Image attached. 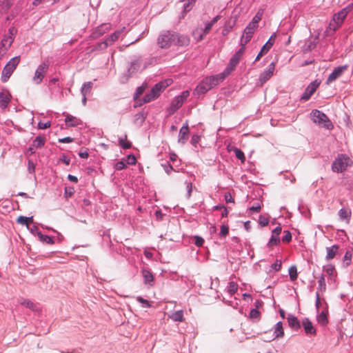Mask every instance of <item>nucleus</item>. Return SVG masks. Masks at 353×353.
Returning <instances> with one entry per match:
<instances>
[{
    "mask_svg": "<svg viewBox=\"0 0 353 353\" xmlns=\"http://www.w3.org/2000/svg\"><path fill=\"white\" fill-rule=\"evenodd\" d=\"M237 289H238V285L236 283H234V282L229 283V285L228 287V291L229 292V293L230 294H234L237 291Z\"/></svg>",
    "mask_w": 353,
    "mask_h": 353,
    "instance_id": "ea45409f",
    "label": "nucleus"
},
{
    "mask_svg": "<svg viewBox=\"0 0 353 353\" xmlns=\"http://www.w3.org/2000/svg\"><path fill=\"white\" fill-rule=\"evenodd\" d=\"M169 317L174 321L183 322L185 321L183 311L178 310L171 314Z\"/></svg>",
    "mask_w": 353,
    "mask_h": 353,
    "instance_id": "a878e982",
    "label": "nucleus"
},
{
    "mask_svg": "<svg viewBox=\"0 0 353 353\" xmlns=\"http://www.w3.org/2000/svg\"><path fill=\"white\" fill-rule=\"evenodd\" d=\"M110 45V43H108V41H107V39L105 41H104L103 42L99 44V48L101 49V50H104L108 46Z\"/></svg>",
    "mask_w": 353,
    "mask_h": 353,
    "instance_id": "052dcab7",
    "label": "nucleus"
},
{
    "mask_svg": "<svg viewBox=\"0 0 353 353\" xmlns=\"http://www.w3.org/2000/svg\"><path fill=\"white\" fill-rule=\"evenodd\" d=\"M119 145L123 148V149H129L132 146L131 142L129 141H127V135H125V138H120L119 140Z\"/></svg>",
    "mask_w": 353,
    "mask_h": 353,
    "instance_id": "f704fd0d",
    "label": "nucleus"
},
{
    "mask_svg": "<svg viewBox=\"0 0 353 353\" xmlns=\"http://www.w3.org/2000/svg\"><path fill=\"white\" fill-rule=\"evenodd\" d=\"M32 217H26L23 216H20L17 219V222L18 223L25 225L28 227L32 223Z\"/></svg>",
    "mask_w": 353,
    "mask_h": 353,
    "instance_id": "473e14b6",
    "label": "nucleus"
},
{
    "mask_svg": "<svg viewBox=\"0 0 353 353\" xmlns=\"http://www.w3.org/2000/svg\"><path fill=\"white\" fill-rule=\"evenodd\" d=\"M16 33H17V30L14 27H12L8 30V34L6 35L3 38L12 37V39L14 40Z\"/></svg>",
    "mask_w": 353,
    "mask_h": 353,
    "instance_id": "49530a36",
    "label": "nucleus"
},
{
    "mask_svg": "<svg viewBox=\"0 0 353 353\" xmlns=\"http://www.w3.org/2000/svg\"><path fill=\"white\" fill-rule=\"evenodd\" d=\"M288 322L289 326L294 330H299L301 327L300 323L297 318L292 314L288 315Z\"/></svg>",
    "mask_w": 353,
    "mask_h": 353,
    "instance_id": "b1692460",
    "label": "nucleus"
},
{
    "mask_svg": "<svg viewBox=\"0 0 353 353\" xmlns=\"http://www.w3.org/2000/svg\"><path fill=\"white\" fill-rule=\"evenodd\" d=\"M269 223V219L263 216H260L259 217V224L261 226H266Z\"/></svg>",
    "mask_w": 353,
    "mask_h": 353,
    "instance_id": "3c124183",
    "label": "nucleus"
},
{
    "mask_svg": "<svg viewBox=\"0 0 353 353\" xmlns=\"http://www.w3.org/2000/svg\"><path fill=\"white\" fill-rule=\"evenodd\" d=\"M110 30L111 25L110 23H103L94 30L92 34V37L93 39H97L105 33L109 32Z\"/></svg>",
    "mask_w": 353,
    "mask_h": 353,
    "instance_id": "2eb2a0df",
    "label": "nucleus"
},
{
    "mask_svg": "<svg viewBox=\"0 0 353 353\" xmlns=\"http://www.w3.org/2000/svg\"><path fill=\"white\" fill-rule=\"evenodd\" d=\"M190 43V39L188 37L175 33L174 44L180 46H187Z\"/></svg>",
    "mask_w": 353,
    "mask_h": 353,
    "instance_id": "aec40b11",
    "label": "nucleus"
},
{
    "mask_svg": "<svg viewBox=\"0 0 353 353\" xmlns=\"http://www.w3.org/2000/svg\"><path fill=\"white\" fill-rule=\"evenodd\" d=\"M263 14V10L259 9L258 10L257 13L256 14V15L252 19V21L249 23V25H250L257 29L258 23L261 20Z\"/></svg>",
    "mask_w": 353,
    "mask_h": 353,
    "instance_id": "393cba45",
    "label": "nucleus"
},
{
    "mask_svg": "<svg viewBox=\"0 0 353 353\" xmlns=\"http://www.w3.org/2000/svg\"><path fill=\"white\" fill-rule=\"evenodd\" d=\"M339 216L342 221L349 223L351 217V210L347 208H342L339 211Z\"/></svg>",
    "mask_w": 353,
    "mask_h": 353,
    "instance_id": "5701e85b",
    "label": "nucleus"
},
{
    "mask_svg": "<svg viewBox=\"0 0 353 353\" xmlns=\"http://www.w3.org/2000/svg\"><path fill=\"white\" fill-rule=\"evenodd\" d=\"M13 43V39L10 38H3L0 43V59L6 54V52Z\"/></svg>",
    "mask_w": 353,
    "mask_h": 353,
    "instance_id": "dca6fc26",
    "label": "nucleus"
},
{
    "mask_svg": "<svg viewBox=\"0 0 353 353\" xmlns=\"http://www.w3.org/2000/svg\"><path fill=\"white\" fill-rule=\"evenodd\" d=\"M172 83V79H165L157 83L151 90V92L147 94L143 98L144 103H149L158 98L161 93L169 85Z\"/></svg>",
    "mask_w": 353,
    "mask_h": 353,
    "instance_id": "f03ea898",
    "label": "nucleus"
},
{
    "mask_svg": "<svg viewBox=\"0 0 353 353\" xmlns=\"http://www.w3.org/2000/svg\"><path fill=\"white\" fill-rule=\"evenodd\" d=\"M175 33L170 31L163 32L157 39V43L161 48H168L174 44Z\"/></svg>",
    "mask_w": 353,
    "mask_h": 353,
    "instance_id": "6e6552de",
    "label": "nucleus"
},
{
    "mask_svg": "<svg viewBox=\"0 0 353 353\" xmlns=\"http://www.w3.org/2000/svg\"><path fill=\"white\" fill-rule=\"evenodd\" d=\"M261 205L259 204L256 205H254L252 207L250 208V210L251 211H254L256 212H259L260 210H261Z\"/></svg>",
    "mask_w": 353,
    "mask_h": 353,
    "instance_id": "774afa93",
    "label": "nucleus"
},
{
    "mask_svg": "<svg viewBox=\"0 0 353 353\" xmlns=\"http://www.w3.org/2000/svg\"><path fill=\"white\" fill-rule=\"evenodd\" d=\"M319 290L321 292H325L326 290V285L325 282V278L324 276L322 275L321 278L319 280Z\"/></svg>",
    "mask_w": 353,
    "mask_h": 353,
    "instance_id": "a19ab883",
    "label": "nucleus"
},
{
    "mask_svg": "<svg viewBox=\"0 0 353 353\" xmlns=\"http://www.w3.org/2000/svg\"><path fill=\"white\" fill-rule=\"evenodd\" d=\"M72 141H73V139L69 137L59 139V141L60 143H71V142H72Z\"/></svg>",
    "mask_w": 353,
    "mask_h": 353,
    "instance_id": "680f3d73",
    "label": "nucleus"
},
{
    "mask_svg": "<svg viewBox=\"0 0 353 353\" xmlns=\"http://www.w3.org/2000/svg\"><path fill=\"white\" fill-rule=\"evenodd\" d=\"M21 305H25L26 307H28V308H33L34 307V304L33 303H32L29 300H25L23 301V302H21Z\"/></svg>",
    "mask_w": 353,
    "mask_h": 353,
    "instance_id": "5fc2aeb1",
    "label": "nucleus"
},
{
    "mask_svg": "<svg viewBox=\"0 0 353 353\" xmlns=\"http://www.w3.org/2000/svg\"><path fill=\"white\" fill-rule=\"evenodd\" d=\"M92 82H87L85 83H84L83 85V87L81 88V94H83V103H85V101H86V98H85V96L86 94L90 92L91 89H92Z\"/></svg>",
    "mask_w": 353,
    "mask_h": 353,
    "instance_id": "c756f323",
    "label": "nucleus"
},
{
    "mask_svg": "<svg viewBox=\"0 0 353 353\" xmlns=\"http://www.w3.org/2000/svg\"><path fill=\"white\" fill-rule=\"evenodd\" d=\"M284 235L282 237V241L284 243H289L292 239V234L288 230L284 231Z\"/></svg>",
    "mask_w": 353,
    "mask_h": 353,
    "instance_id": "79ce46f5",
    "label": "nucleus"
},
{
    "mask_svg": "<svg viewBox=\"0 0 353 353\" xmlns=\"http://www.w3.org/2000/svg\"><path fill=\"white\" fill-rule=\"evenodd\" d=\"M229 232V228L226 225H222L221 227V231H220V236L225 237L226 235L228 234Z\"/></svg>",
    "mask_w": 353,
    "mask_h": 353,
    "instance_id": "a18cd8bd",
    "label": "nucleus"
},
{
    "mask_svg": "<svg viewBox=\"0 0 353 353\" xmlns=\"http://www.w3.org/2000/svg\"><path fill=\"white\" fill-rule=\"evenodd\" d=\"M124 30H125V28L123 27V28L115 31L113 34H112L107 39V41H108V43H110V45H112V43H114L119 38L121 34L123 32Z\"/></svg>",
    "mask_w": 353,
    "mask_h": 353,
    "instance_id": "bb28decb",
    "label": "nucleus"
},
{
    "mask_svg": "<svg viewBox=\"0 0 353 353\" xmlns=\"http://www.w3.org/2000/svg\"><path fill=\"white\" fill-rule=\"evenodd\" d=\"M225 78L226 77L223 72L215 76L206 77L196 86L195 92L197 94H205L223 81Z\"/></svg>",
    "mask_w": 353,
    "mask_h": 353,
    "instance_id": "f257e3e1",
    "label": "nucleus"
},
{
    "mask_svg": "<svg viewBox=\"0 0 353 353\" xmlns=\"http://www.w3.org/2000/svg\"><path fill=\"white\" fill-rule=\"evenodd\" d=\"M48 68V65L46 63H41L37 69L34 76L33 77V81L36 84L40 83L43 77L45 74L46 73Z\"/></svg>",
    "mask_w": 353,
    "mask_h": 353,
    "instance_id": "1a4fd4ad",
    "label": "nucleus"
},
{
    "mask_svg": "<svg viewBox=\"0 0 353 353\" xmlns=\"http://www.w3.org/2000/svg\"><path fill=\"white\" fill-rule=\"evenodd\" d=\"M352 9L353 4H349L347 7L334 14L332 17V21L330 23V28L332 27L333 30H336L341 27L347 14L351 12Z\"/></svg>",
    "mask_w": 353,
    "mask_h": 353,
    "instance_id": "7ed1b4c3",
    "label": "nucleus"
},
{
    "mask_svg": "<svg viewBox=\"0 0 353 353\" xmlns=\"http://www.w3.org/2000/svg\"><path fill=\"white\" fill-rule=\"evenodd\" d=\"M241 59V57L236 55V54L231 58L228 66L223 72L226 77L234 70L236 66L239 63Z\"/></svg>",
    "mask_w": 353,
    "mask_h": 353,
    "instance_id": "4468645a",
    "label": "nucleus"
},
{
    "mask_svg": "<svg viewBox=\"0 0 353 353\" xmlns=\"http://www.w3.org/2000/svg\"><path fill=\"white\" fill-rule=\"evenodd\" d=\"M137 300L139 303H141L142 304L143 307H151V304L150 303V302L148 300L144 299L141 296L137 297Z\"/></svg>",
    "mask_w": 353,
    "mask_h": 353,
    "instance_id": "37998d69",
    "label": "nucleus"
},
{
    "mask_svg": "<svg viewBox=\"0 0 353 353\" xmlns=\"http://www.w3.org/2000/svg\"><path fill=\"white\" fill-rule=\"evenodd\" d=\"M244 52H245V46H242V47L235 54L236 55L242 57Z\"/></svg>",
    "mask_w": 353,
    "mask_h": 353,
    "instance_id": "69168bd1",
    "label": "nucleus"
},
{
    "mask_svg": "<svg viewBox=\"0 0 353 353\" xmlns=\"http://www.w3.org/2000/svg\"><path fill=\"white\" fill-rule=\"evenodd\" d=\"M68 179L70 181H72V182H73V183H77V182H78V179H77V176H73V175H71V174H68Z\"/></svg>",
    "mask_w": 353,
    "mask_h": 353,
    "instance_id": "338daca9",
    "label": "nucleus"
},
{
    "mask_svg": "<svg viewBox=\"0 0 353 353\" xmlns=\"http://www.w3.org/2000/svg\"><path fill=\"white\" fill-rule=\"evenodd\" d=\"M234 152L236 157L238 159H239L241 161V163H244L245 161L244 153L240 149L238 148H236L234 150Z\"/></svg>",
    "mask_w": 353,
    "mask_h": 353,
    "instance_id": "4c0bfd02",
    "label": "nucleus"
},
{
    "mask_svg": "<svg viewBox=\"0 0 353 353\" xmlns=\"http://www.w3.org/2000/svg\"><path fill=\"white\" fill-rule=\"evenodd\" d=\"M142 275L144 278V281H145V283L150 284L154 280V276H153L152 273L148 270L143 269L142 270Z\"/></svg>",
    "mask_w": 353,
    "mask_h": 353,
    "instance_id": "c85d7f7f",
    "label": "nucleus"
},
{
    "mask_svg": "<svg viewBox=\"0 0 353 353\" xmlns=\"http://www.w3.org/2000/svg\"><path fill=\"white\" fill-rule=\"evenodd\" d=\"M126 163L129 165H135L137 163V159L133 154H130L127 157Z\"/></svg>",
    "mask_w": 353,
    "mask_h": 353,
    "instance_id": "c03bdc74",
    "label": "nucleus"
},
{
    "mask_svg": "<svg viewBox=\"0 0 353 353\" xmlns=\"http://www.w3.org/2000/svg\"><path fill=\"white\" fill-rule=\"evenodd\" d=\"M279 242H280L279 236H274V234H272L271 239H270V241L268 242V245L270 247H272L273 245H276L279 243Z\"/></svg>",
    "mask_w": 353,
    "mask_h": 353,
    "instance_id": "58836bf2",
    "label": "nucleus"
},
{
    "mask_svg": "<svg viewBox=\"0 0 353 353\" xmlns=\"http://www.w3.org/2000/svg\"><path fill=\"white\" fill-rule=\"evenodd\" d=\"M274 70L275 63L272 62L270 64L268 70L261 74L259 77V82L261 85H263L268 80H269L272 77V75L274 74Z\"/></svg>",
    "mask_w": 353,
    "mask_h": 353,
    "instance_id": "ddd939ff",
    "label": "nucleus"
},
{
    "mask_svg": "<svg viewBox=\"0 0 353 353\" xmlns=\"http://www.w3.org/2000/svg\"><path fill=\"white\" fill-rule=\"evenodd\" d=\"M317 321L319 323L321 324L322 325H325L327 323V313L325 312H322L317 317Z\"/></svg>",
    "mask_w": 353,
    "mask_h": 353,
    "instance_id": "72a5a7b5",
    "label": "nucleus"
},
{
    "mask_svg": "<svg viewBox=\"0 0 353 353\" xmlns=\"http://www.w3.org/2000/svg\"><path fill=\"white\" fill-rule=\"evenodd\" d=\"M189 132L188 125H184L179 131L178 142L184 144L188 139Z\"/></svg>",
    "mask_w": 353,
    "mask_h": 353,
    "instance_id": "a211bd4d",
    "label": "nucleus"
},
{
    "mask_svg": "<svg viewBox=\"0 0 353 353\" xmlns=\"http://www.w3.org/2000/svg\"><path fill=\"white\" fill-rule=\"evenodd\" d=\"M351 165V160L345 154H340L332 163V170L334 172H342Z\"/></svg>",
    "mask_w": 353,
    "mask_h": 353,
    "instance_id": "0eeeda50",
    "label": "nucleus"
},
{
    "mask_svg": "<svg viewBox=\"0 0 353 353\" xmlns=\"http://www.w3.org/2000/svg\"><path fill=\"white\" fill-rule=\"evenodd\" d=\"M145 88L143 86L139 87L134 94V98L139 97L144 92Z\"/></svg>",
    "mask_w": 353,
    "mask_h": 353,
    "instance_id": "864d4df0",
    "label": "nucleus"
},
{
    "mask_svg": "<svg viewBox=\"0 0 353 353\" xmlns=\"http://www.w3.org/2000/svg\"><path fill=\"white\" fill-rule=\"evenodd\" d=\"M250 316L252 319H259L260 312L256 309H252L250 311Z\"/></svg>",
    "mask_w": 353,
    "mask_h": 353,
    "instance_id": "09e8293b",
    "label": "nucleus"
},
{
    "mask_svg": "<svg viewBox=\"0 0 353 353\" xmlns=\"http://www.w3.org/2000/svg\"><path fill=\"white\" fill-rule=\"evenodd\" d=\"M65 122L70 127H76L82 124L81 119L68 114L65 116Z\"/></svg>",
    "mask_w": 353,
    "mask_h": 353,
    "instance_id": "412c9836",
    "label": "nucleus"
},
{
    "mask_svg": "<svg viewBox=\"0 0 353 353\" xmlns=\"http://www.w3.org/2000/svg\"><path fill=\"white\" fill-rule=\"evenodd\" d=\"M11 94L7 90H2L0 92V107L5 109L10 101Z\"/></svg>",
    "mask_w": 353,
    "mask_h": 353,
    "instance_id": "f3484780",
    "label": "nucleus"
},
{
    "mask_svg": "<svg viewBox=\"0 0 353 353\" xmlns=\"http://www.w3.org/2000/svg\"><path fill=\"white\" fill-rule=\"evenodd\" d=\"M20 57L17 56L12 58L7 63V64L3 68L1 74V80L3 82H6L9 79L12 72L14 71L17 66L20 63Z\"/></svg>",
    "mask_w": 353,
    "mask_h": 353,
    "instance_id": "39448f33",
    "label": "nucleus"
},
{
    "mask_svg": "<svg viewBox=\"0 0 353 353\" xmlns=\"http://www.w3.org/2000/svg\"><path fill=\"white\" fill-rule=\"evenodd\" d=\"M311 117L312 121L314 123L323 126L325 129L331 130L333 128L332 122L330 121L327 115L323 112L317 110H314L312 112Z\"/></svg>",
    "mask_w": 353,
    "mask_h": 353,
    "instance_id": "20e7f679",
    "label": "nucleus"
},
{
    "mask_svg": "<svg viewBox=\"0 0 353 353\" xmlns=\"http://www.w3.org/2000/svg\"><path fill=\"white\" fill-rule=\"evenodd\" d=\"M204 243V240L202 237L196 236L194 243L198 247H201Z\"/></svg>",
    "mask_w": 353,
    "mask_h": 353,
    "instance_id": "603ef678",
    "label": "nucleus"
},
{
    "mask_svg": "<svg viewBox=\"0 0 353 353\" xmlns=\"http://www.w3.org/2000/svg\"><path fill=\"white\" fill-rule=\"evenodd\" d=\"M189 95L190 92L188 90H185L180 95L176 97L171 102L169 108L167 109L168 115L170 116L173 114L178 109H179Z\"/></svg>",
    "mask_w": 353,
    "mask_h": 353,
    "instance_id": "423d86ee",
    "label": "nucleus"
},
{
    "mask_svg": "<svg viewBox=\"0 0 353 353\" xmlns=\"http://www.w3.org/2000/svg\"><path fill=\"white\" fill-rule=\"evenodd\" d=\"M289 274L290 279L294 281L298 277L297 270L296 266H292L289 269Z\"/></svg>",
    "mask_w": 353,
    "mask_h": 353,
    "instance_id": "e433bc0d",
    "label": "nucleus"
},
{
    "mask_svg": "<svg viewBox=\"0 0 353 353\" xmlns=\"http://www.w3.org/2000/svg\"><path fill=\"white\" fill-rule=\"evenodd\" d=\"M282 228L280 225L277 226L274 230L272 231V234L274 236H279L281 232Z\"/></svg>",
    "mask_w": 353,
    "mask_h": 353,
    "instance_id": "13d9d810",
    "label": "nucleus"
},
{
    "mask_svg": "<svg viewBox=\"0 0 353 353\" xmlns=\"http://www.w3.org/2000/svg\"><path fill=\"white\" fill-rule=\"evenodd\" d=\"M352 254L350 251H347L345 254V256H344V259L345 261H350L351 259H352Z\"/></svg>",
    "mask_w": 353,
    "mask_h": 353,
    "instance_id": "e2e57ef3",
    "label": "nucleus"
},
{
    "mask_svg": "<svg viewBox=\"0 0 353 353\" xmlns=\"http://www.w3.org/2000/svg\"><path fill=\"white\" fill-rule=\"evenodd\" d=\"M339 247L337 245H334L331 247L326 248V256L325 259L330 261L333 259L336 254L338 253Z\"/></svg>",
    "mask_w": 353,
    "mask_h": 353,
    "instance_id": "4be33fe9",
    "label": "nucleus"
},
{
    "mask_svg": "<svg viewBox=\"0 0 353 353\" xmlns=\"http://www.w3.org/2000/svg\"><path fill=\"white\" fill-rule=\"evenodd\" d=\"M320 85V82L317 80H315L310 83L309 85L306 88L303 96L301 97V99L304 101H307L310 97L315 92L316 89Z\"/></svg>",
    "mask_w": 353,
    "mask_h": 353,
    "instance_id": "f8f14e48",
    "label": "nucleus"
},
{
    "mask_svg": "<svg viewBox=\"0 0 353 353\" xmlns=\"http://www.w3.org/2000/svg\"><path fill=\"white\" fill-rule=\"evenodd\" d=\"M347 69V65L339 66V67L334 68L333 72L329 75V77L327 79L326 83L327 85H329L331 83H332L333 81H334L335 80H336L338 78H339L340 77L342 76L343 72Z\"/></svg>",
    "mask_w": 353,
    "mask_h": 353,
    "instance_id": "9d476101",
    "label": "nucleus"
},
{
    "mask_svg": "<svg viewBox=\"0 0 353 353\" xmlns=\"http://www.w3.org/2000/svg\"><path fill=\"white\" fill-rule=\"evenodd\" d=\"M324 271L325 273L330 277L331 280H334L336 272L335 271V268L333 265H329L325 267H324Z\"/></svg>",
    "mask_w": 353,
    "mask_h": 353,
    "instance_id": "2f4dec72",
    "label": "nucleus"
},
{
    "mask_svg": "<svg viewBox=\"0 0 353 353\" xmlns=\"http://www.w3.org/2000/svg\"><path fill=\"white\" fill-rule=\"evenodd\" d=\"M114 168L117 170H121L124 169L125 168H126V165L125 163V161H123V160L118 161L115 164Z\"/></svg>",
    "mask_w": 353,
    "mask_h": 353,
    "instance_id": "de8ad7c7",
    "label": "nucleus"
},
{
    "mask_svg": "<svg viewBox=\"0 0 353 353\" xmlns=\"http://www.w3.org/2000/svg\"><path fill=\"white\" fill-rule=\"evenodd\" d=\"M274 333L275 335V337H274L275 339L283 336L284 330H283V324L281 322H278L276 324Z\"/></svg>",
    "mask_w": 353,
    "mask_h": 353,
    "instance_id": "7c9ffc66",
    "label": "nucleus"
},
{
    "mask_svg": "<svg viewBox=\"0 0 353 353\" xmlns=\"http://www.w3.org/2000/svg\"><path fill=\"white\" fill-rule=\"evenodd\" d=\"M244 52H245V46H242V47L235 54L236 55L242 57Z\"/></svg>",
    "mask_w": 353,
    "mask_h": 353,
    "instance_id": "0e129e2a",
    "label": "nucleus"
},
{
    "mask_svg": "<svg viewBox=\"0 0 353 353\" xmlns=\"http://www.w3.org/2000/svg\"><path fill=\"white\" fill-rule=\"evenodd\" d=\"M256 30V28H254L249 24L247 26L241 39V46H245L251 40Z\"/></svg>",
    "mask_w": 353,
    "mask_h": 353,
    "instance_id": "9b49d317",
    "label": "nucleus"
},
{
    "mask_svg": "<svg viewBox=\"0 0 353 353\" xmlns=\"http://www.w3.org/2000/svg\"><path fill=\"white\" fill-rule=\"evenodd\" d=\"M272 268L276 271L280 270L281 268V260H276L272 265Z\"/></svg>",
    "mask_w": 353,
    "mask_h": 353,
    "instance_id": "8fccbe9b",
    "label": "nucleus"
},
{
    "mask_svg": "<svg viewBox=\"0 0 353 353\" xmlns=\"http://www.w3.org/2000/svg\"><path fill=\"white\" fill-rule=\"evenodd\" d=\"M225 199L227 203H234V200L230 193L225 194Z\"/></svg>",
    "mask_w": 353,
    "mask_h": 353,
    "instance_id": "bf43d9fd",
    "label": "nucleus"
},
{
    "mask_svg": "<svg viewBox=\"0 0 353 353\" xmlns=\"http://www.w3.org/2000/svg\"><path fill=\"white\" fill-rule=\"evenodd\" d=\"M302 325L306 334L316 335V329L308 319L303 320Z\"/></svg>",
    "mask_w": 353,
    "mask_h": 353,
    "instance_id": "6ab92c4d",
    "label": "nucleus"
},
{
    "mask_svg": "<svg viewBox=\"0 0 353 353\" xmlns=\"http://www.w3.org/2000/svg\"><path fill=\"white\" fill-rule=\"evenodd\" d=\"M38 126H39V129H47V128H50V122H46V123L39 122L38 124Z\"/></svg>",
    "mask_w": 353,
    "mask_h": 353,
    "instance_id": "6e6d98bb",
    "label": "nucleus"
},
{
    "mask_svg": "<svg viewBox=\"0 0 353 353\" xmlns=\"http://www.w3.org/2000/svg\"><path fill=\"white\" fill-rule=\"evenodd\" d=\"M45 143V138L42 137H37L32 142V146L34 148H40Z\"/></svg>",
    "mask_w": 353,
    "mask_h": 353,
    "instance_id": "c9c22d12",
    "label": "nucleus"
},
{
    "mask_svg": "<svg viewBox=\"0 0 353 353\" xmlns=\"http://www.w3.org/2000/svg\"><path fill=\"white\" fill-rule=\"evenodd\" d=\"M212 26H213V25L210 22L207 23L203 30V34L205 35V34H208L209 32L210 31V30L212 29Z\"/></svg>",
    "mask_w": 353,
    "mask_h": 353,
    "instance_id": "4d7b16f0",
    "label": "nucleus"
},
{
    "mask_svg": "<svg viewBox=\"0 0 353 353\" xmlns=\"http://www.w3.org/2000/svg\"><path fill=\"white\" fill-rule=\"evenodd\" d=\"M276 37V33H274L270 37L269 40L266 42V43L262 47V48H261L262 51L267 53L270 50V48L273 46V45L274 43Z\"/></svg>",
    "mask_w": 353,
    "mask_h": 353,
    "instance_id": "cd10ccee",
    "label": "nucleus"
}]
</instances>
